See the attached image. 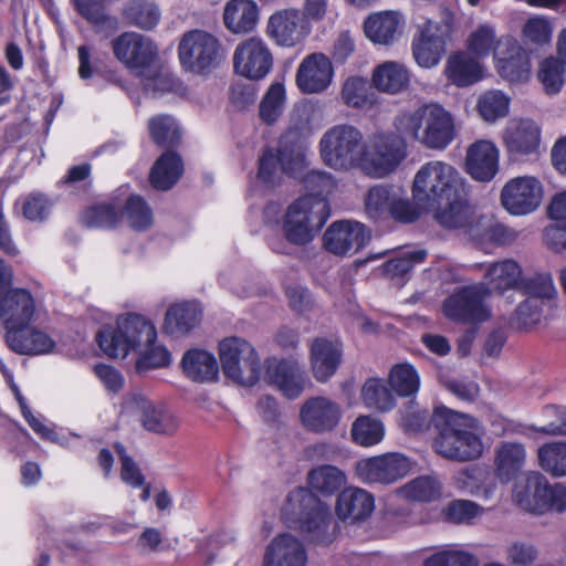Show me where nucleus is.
<instances>
[{"mask_svg":"<svg viewBox=\"0 0 566 566\" xmlns=\"http://www.w3.org/2000/svg\"><path fill=\"white\" fill-rule=\"evenodd\" d=\"M266 34L280 46L296 45L307 34L303 14L297 9L274 12L268 20Z\"/></svg>","mask_w":566,"mask_h":566,"instance_id":"b1692460","label":"nucleus"},{"mask_svg":"<svg viewBox=\"0 0 566 566\" xmlns=\"http://www.w3.org/2000/svg\"><path fill=\"white\" fill-rule=\"evenodd\" d=\"M101 349L114 358H125L130 350L156 340L155 326L138 314H126L117 318L115 331L103 328L97 333Z\"/></svg>","mask_w":566,"mask_h":566,"instance_id":"0eeeda50","label":"nucleus"},{"mask_svg":"<svg viewBox=\"0 0 566 566\" xmlns=\"http://www.w3.org/2000/svg\"><path fill=\"white\" fill-rule=\"evenodd\" d=\"M524 39L536 45H544L551 42L553 25L548 18L534 15L530 18L522 30Z\"/></svg>","mask_w":566,"mask_h":566,"instance_id":"774afa93","label":"nucleus"},{"mask_svg":"<svg viewBox=\"0 0 566 566\" xmlns=\"http://www.w3.org/2000/svg\"><path fill=\"white\" fill-rule=\"evenodd\" d=\"M224 375L242 386H253L260 376V360L255 349L239 337L224 338L219 344Z\"/></svg>","mask_w":566,"mask_h":566,"instance_id":"9b49d317","label":"nucleus"},{"mask_svg":"<svg viewBox=\"0 0 566 566\" xmlns=\"http://www.w3.org/2000/svg\"><path fill=\"white\" fill-rule=\"evenodd\" d=\"M521 275L522 270L520 265L515 261L507 259L491 264L481 284L489 290V295L492 292L503 293L514 289L520 283Z\"/></svg>","mask_w":566,"mask_h":566,"instance_id":"58836bf2","label":"nucleus"},{"mask_svg":"<svg viewBox=\"0 0 566 566\" xmlns=\"http://www.w3.org/2000/svg\"><path fill=\"white\" fill-rule=\"evenodd\" d=\"M431 209L434 220L444 228H469L470 233L475 237V226L472 224V209L467 200V190L458 197H450V199L438 202ZM430 210V208L428 209Z\"/></svg>","mask_w":566,"mask_h":566,"instance_id":"c756f323","label":"nucleus"},{"mask_svg":"<svg viewBox=\"0 0 566 566\" xmlns=\"http://www.w3.org/2000/svg\"><path fill=\"white\" fill-rule=\"evenodd\" d=\"M543 187L532 176L510 179L502 188L501 203L511 214L523 216L534 211L542 202Z\"/></svg>","mask_w":566,"mask_h":566,"instance_id":"f3484780","label":"nucleus"},{"mask_svg":"<svg viewBox=\"0 0 566 566\" xmlns=\"http://www.w3.org/2000/svg\"><path fill=\"white\" fill-rule=\"evenodd\" d=\"M221 43L212 33L195 29L186 32L178 45V57L188 71L202 73L217 65Z\"/></svg>","mask_w":566,"mask_h":566,"instance_id":"ddd939ff","label":"nucleus"},{"mask_svg":"<svg viewBox=\"0 0 566 566\" xmlns=\"http://www.w3.org/2000/svg\"><path fill=\"white\" fill-rule=\"evenodd\" d=\"M514 499L523 510L534 514L566 511V486L560 483L551 485L538 472L527 473L525 484L516 486Z\"/></svg>","mask_w":566,"mask_h":566,"instance_id":"9d476101","label":"nucleus"},{"mask_svg":"<svg viewBox=\"0 0 566 566\" xmlns=\"http://www.w3.org/2000/svg\"><path fill=\"white\" fill-rule=\"evenodd\" d=\"M350 434L357 444L370 447L384 439L385 428L379 419L370 416H360L353 422Z\"/></svg>","mask_w":566,"mask_h":566,"instance_id":"09e8293b","label":"nucleus"},{"mask_svg":"<svg viewBox=\"0 0 566 566\" xmlns=\"http://www.w3.org/2000/svg\"><path fill=\"white\" fill-rule=\"evenodd\" d=\"M106 0H72L77 13L88 23L93 24L97 31L105 32L107 35L118 29V20L107 13L105 8Z\"/></svg>","mask_w":566,"mask_h":566,"instance_id":"79ce46f5","label":"nucleus"},{"mask_svg":"<svg viewBox=\"0 0 566 566\" xmlns=\"http://www.w3.org/2000/svg\"><path fill=\"white\" fill-rule=\"evenodd\" d=\"M405 19L397 11H380L369 14L364 22L368 40L378 45H392L403 32Z\"/></svg>","mask_w":566,"mask_h":566,"instance_id":"bb28decb","label":"nucleus"},{"mask_svg":"<svg viewBox=\"0 0 566 566\" xmlns=\"http://www.w3.org/2000/svg\"><path fill=\"white\" fill-rule=\"evenodd\" d=\"M489 296V290L482 284L460 287L444 300L443 314L457 323L482 324L492 317Z\"/></svg>","mask_w":566,"mask_h":566,"instance_id":"f8f14e48","label":"nucleus"},{"mask_svg":"<svg viewBox=\"0 0 566 566\" xmlns=\"http://www.w3.org/2000/svg\"><path fill=\"white\" fill-rule=\"evenodd\" d=\"M505 36L497 38L493 25L483 23L471 32L467 40V51L475 57L483 59L491 53L495 57V51L501 49V41Z\"/></svg>","mask_w":566,"mask_h":566,"instance_id":"de8ad7c7","label":"nucleus"},{"mask_svg":"<svg viewBox=\"0 0 566 566\" xmlns=\"http://www.w3.org/2000/svg\"><path fill=\"white\" fill-rule=\"evenodd\" d=\"M340 420V405L324 396L306 399L300 409V421L311 433H331L338 427Z\"/></svg>","mask_w":566,"mask_h":566,"instance_id":"aec40b11","label":"nucleus"},{"mask_svg":"<svg viewBox=\"0 0 566 566\" xmlns=\"http://www.w3.org/2000/svg\"><path fill=\"white\" fill-rule=\"evenodd\" d=\"M334 70L323 53H312L303 59L296 72V85L305 94L324 92L332 83Z\"/></svg>","mask_w":566,"mask_h":566,"instance_id":"4be33fe9","label":"nucleus"},{"mask_svg":"<svg viewBox=\"0 0 566 566\" xmlns=\"http://www.w3.org/2000/svg\"><path fill=\"white\" fill-rule=\"evenodd\" d=\"M342 98L352 107H364L374 102L368 81L358 76L349 77L344 82Z\"/></svg>","mask_w":566,"mask_h":566,"instance_id":"052dcab7","label":"nucleus"},{"mask_svg":"<svg viewBox=\"0 0 566 566\" xmlns=\"http://www.w3.org/2000/svg\"><path fill=\"white\" fill-rule=\"evenodd\" d=\"M342 361V346L323 337L315 338L310 348V363L313 376L319 382L327 381Z\"/></svg>","mask_w":566,"mask_h":566,"instance_id":"7c9ffc66","label":"nucleus"},{"mask_svg":"<svg viewBox=\"0 0 566 566\" xmlns=\"http://www.w3.org/2000/svg\"><path fill=\"white\" fill-rule=\"evenodd\" d=\"M285 109V88L281 83H273L266 91L259 107L263 123L274 124Z\"/></svg>","mask_w":566,"mask_h":566,"instance_id":"5fc2aeb1","label":"nucleus"},{"mask_svg":"<svg viewBox=\"0 0 566 566\" xmlns=\"http://www.w3.org/2000/svg\"><path fill=\"white\" fill-rule=\"evenodd\" d=\"M361 397L364 403L371 409L388 411L395 406L394 396L381 379H368L363 386Z\"/></svg>","mask_w":566,"mask_h":566,"instance_id":"8fccbe9b","label":"nucleus"},{"mask_svg":"<svg viewBox=\"0 0 566 566\" xmlns=\"http://www.w3.org/2000/svg\"><path fill=\"white\" fill-rule=\"evenodd\" d=\"M565 61L558 57L545 59L538 70L537 77L547 95L560 92L564 85Z\"/></svg>","mask_w":566,"mask_h":566,"instance_id":"6e6d98bb","label":"nucleus"},{"mask_svg":"<svg viewBox=\"0 0 566 566\" xmlns=\"http://www.w3.org/2000/svg\"><path fill=\"white\" fill-rule=\"evenodd\" d=\"M500 151L494 143L480 139L465 154V170L476 181L489 182L499 171Z\"/></svg>","mask_w":566,"mask_h":566,"instance_id":"a878e982","label":"nucleus"},{"mask_svg":"<svg viewBox=\"0 0 566 566\" xmlns=\"http://www.w3.org/2000/svg\"><path fill=\"white\" fill-rule=\"evenodd\" d=\"M182 171L180 157L174 151H167L154 164L149 175L150 185L157 190H168L179 180Z\"/></svg>","mask_w":566,"mask_h":566,"instance_id":"a19ab883","label":"nucleus"},{"mask_svg":"<svg viewBox=\"0 0 566 566\" xmlns=\"http://www.w3.org/2000/svg\"><path fill=\"white\" fill-rule=\"evenodd\" d=\"M201 311L195 303L184 302L169 306L164 322V332L174 337L188 334L198 326Z\"/></svg>","mask_w":566,"mask_h":566,"instance_id":"e433bc0d","label":"nucleus"},{"mask_svg":"<svg viewBox=\"0 0 566 566\" xmlns=\"http://www.w3.org/2000/svg\"><path fill=\"white\" fill-rule=\"evenodd\" d=\"M124 20L142 30H153L160 20L158 6L149 0H128L122 11Z\"/></svg>","mask_w":566,"mask_h":566,"instance_id":"37998d69","label":"nucleus"},{"mask_svg":"<svg viewBox=\"0 0 566 566\" xmlns=\"http://www.w3.org/2000/svg\"><path fill=\"white\" fill-rule=\"evenodd\" d=\"M495 66L500 75L509 82H525L531 73L528 56L512 36L501 41V49L495 51Z\"/></svg>","mask_w":566,"mask_h":566,"instance_id":"393cba45","label":"nucleus"},{"mask_svg":"<svg viewBox=\"0 0 566 566\" xmlns=\"http://www.w3.org/2000/svg\"><path fill=\"white\" fill-rule=\"evenodd\" d=\"M541 468L553 476L566 475V443L545 444L538 449Z\"/></svg>","mask_w":566,"mask_h":566,"instance_id":"4d7b16f0","label":"nucleus"},{"mask_svg":"<svg viewBox=\"0 0 566 566\" xmlns=\"http://www.w3.org/2000/svg\"><path fill=\"white\" fill-rule=\"evenodd\" d=\"M307 481L313 490L324 495H333L346 484L347 478L339 468L323 464L308 472Z\"/></svg>","mask_w":566,"mask_h":566,"instance_id":"49530a36","label":"nucleus"},{"mask_svg":"<svg viewBox=\"0 0 566 566\" xmlns=\"http://www.w3.org/2000/svg\"><path fill=\"white\" fill-rule=\"evenodd\" d=\"M151 139L161 147H174L180 140V132L176 120L168 115H157L148 123Z\"/></svg>","mask_w":566,"mask_h":566,"instance_id":"603ef678","label":"nucleus"},{"mask_svg":"<svg viewBox=\"0 0 566 566\" xmlns=\"http://www.w3.org/2000/svg\"><path fill=\"white\" fill-rule=\"evenodd\" d=\"M483 512L484 509L472 501L455 500L442 510V515L447 522L453 524H470Z\"/></svg>","mask_w":566,"mask_h":566,"instance_id":"680f3d73","label":"nucleus"},{"mask_svg":"<svg viewBox=\"0 0 566 566\" xmlns=\"http://www.w3.org/2000/svg\"><path fill=\"white\" fill-rule=\"evenodd\" d=\"M510 99L500 91H489L480 96L478 111L480 116L489 123L505 117L509 113Z\"/></svg>","mask_w":566,"mask_h":566,"instance_id":"13d9d810","label":"nucleus"},{"mask_svg":"<svg viewBox=\"0 0 566 566\" xmlns=\"http://www.w3.org/2000/svg\"><path fill=\"white\" fill-rule=\"evenodd\" d=\"M123 410L129 415H138L143 428L154 433L172 434L179 426L174 415L139 392L126 397Z\"/></svg>","mask_w":566,"mask_h":566,"instance_id":"a211bd4d","label":"nucleus"},{"mask_svg":"<svg viewBox=\"0 0 566 566\" xmlns=\"http://www.w3.org/2000/svg\"><path fill=\"white\" fill-rule=\"evenodd\" d=\"M454 31V17L449 10L441 12L439 22L426 20L417 25L412 38V55L417 64L424 69H431L439 64L447 51Z\"/></svg>","mask_w":566,"mask_h":566,"instance_id":"1a4fd4ad","label":"nucleus"},{"mask_svg":"<svg viewBox=\"0 0 566 566\" xmlns=\"http://www.w3.org/2000/svg\"><path fill=\"white\" fill-rule=\"evenodd\" d=\"M307 560L302 542L292 534L276 535L264 554L263 566H305Z\"/></svg>","mask_w":566,"mask_h":566,"instance_id":"c85d7f7f","label":"nucleus"},{"mask_svg":"<svg viewBox=\"0 0 566 566\" xmlns=\"http://www.w3.org/2000/svg\"><path fill=\"white\" fill-rule=\"evenodd\" d=\"M405 135L382 130L364 139L358 168L368 177L385 178L394 172L407 155Z\"/></svg>","mask_w":566,"mask_h":566,"instance_id":"423d86ee","label":"nucleus"},{"mask_svg":"<svg viewBox=\"0 0 566 566\" xmlns=\"http://www.w3.org/2000/svg\"><path fill=\"white\" fill-rule=\"evenodd\" d=\"M408 81L409 75L406 67L394 61L384 62L373 73L374 86L385 93L396 94L402 91Z\"/></svg>","mask_w":566,"mask_h":566,"instance_id":"c03bdc74","label":"nucleus"},{"mask_svg":"<svg viewBox=\"0 0 566 566\" xmlns=\"http://www.w3.org/2000/svg\"><path fill=\"white\" fill-rule=\"evenodd\" d=\"M541 129L535 122L527 118L511 119L503 132V144L513 158L537 153Z\"/></svg>","mask_w":566,"mask_h":566,"instance_id":"5701e85b","label":"nucleus"},{"mask_svg":"<svg viewBox=\"0 0 566 566\" xmlns=\"http://www.w3.org/2000/svg\"><path fill=\"white\" fill-rule=\"evenodd\" d=\"M400 497L412 502H433L442 495V484L433 475L418 476L397 490Z\"/></svg>","mask_w":566,"mask_h":566,"instance_id":"a18cd8bd","label":"nucleus"},{"mask_svg":"<svg viewBox=\"0 0 566 566\" xmlns=\"http://www.w3.org/2000/svg\"><path fill=\"white\" fill-rule=\"evenodd\" d=\"M526 453L523 444L503 442L494 452V474L502 482L515 479L525 464Z\"/></svg>","mask_w":566,"mask_h":566,"instance_id":"f704fd0d","label":"nucleus"},{"mask_svg":"<svg viewBox=\"0 0 566 566\" xmlns=\"http://www.w3.org/2000/svg\"><path fill=\"white\" fill-rule=\"evenodd\" d=\"M371 239L367 227L358 221L340 220L333 222L325 231L324 248L337 256H352Z\"/></svg>","mask_w":566,"mask_h":566,"instance_id":"4468645a","label":"nucleus"},{"mask_svg":"<svg viewBox=\"0 0 566 566\" xmlns=\"http://www.w3.org/2000/svg\"><path fill=\"white\" fill-rule=\"evenodd\" d=\"M115 57L126 67L142 72L148 69L157 56L156 44L137 32H124L112 42Z\"/></svg>","mask_w":566,"mask_h":566,"instance_id":"6ab92c4d","label":"nucleus"},{"mask_svg":"<svg viewBox=\"0 0 566 566\" xmlns=\"http://www.w3.org/2000/svg\"><path fill=\"white\" fill-rule=\"evenodd\" d=\"M398 133L429 149L447 148L455 136L454 119L450 112L437 103H427L396 116Z\"/></svg>","mask_w":566,"mask_h":566,"instance_id":"f03ea898","label":"nucleus"},{"mask_svg":"<svg viewBox=\"0 0 566 566\" xmlns=\"http://www.w3.org/2000/svg\"><path fill=\"white\" fill-rule=\"evenodd\" d=\"M35 315V302L25 289H11L0 297V319L7 333L31 324Z\"/></svg>","mask_w":566,"mask_h":566,"instance_id":"412c9836","label":"nucleus"},{"mask_svg":"<svg viewBox=\"0 0 566 566\" xmlns=\"http://www.w3.org/2000/svg\"><path fill=\"white\" fill-rule=\"evenodd\" d=\"M136 352L139 354L136 361V369L139 373L166 367L170 363L169 352L164 346L157 345L156 340L142 345V348H138Z\"/></svg>","mask_w":566,"mask_h":566,"instance_id":"e2e57ef3","label":"nucleus"},{"mask_svg":"<svg viewBox=\"0 0 566 566\" xmlns=\"http://www.w3.org/2000/svg\"><path fill=\"white\" fill-rule=\"evenodd\" d=\"M374 509V496L366 490L357 486L343 490L336 502V514L342 521H364L370 516Z\"/></svg>","mask_w":566,"mask_h":566,"instance_id":"2f4dec72","label":"nucleus"},{"mask_svg":"<svg viewBox=\"0 0 566 566\" xmlns=\"http://www.w3.org/2000/svg\"><path fill=\"white\" fill-rule=\"evenodd\" d=\"M8 346L21 355H42L52 352L54 340L44 332L28 324L6 334Z\"/></svg>","mask_w":566,"mask_h":566,"instance_id":"473e14b6","label":"nucleus"},{"mask_svg":"<svg viewBox=\"0 0 566 566\" xmlns=\"http://www.w3.org/2000/svg\"><path fill=\"white\" fill-rule=\"evenodd\" d=\"M272 65L271 50L262 38L251 36L245 39L234 50V71L247 78H263L271 71Z\"/></svg>","mask_w":566,"mask_h":566,"instance_id":"2eb2a0df","label":"nucleus"},{"mask_svg":"<svg viewBox=\"0 0 566 566\" xmlns=\"http://www.w3.org/2000/svg\"><path fill=\"white\" fill-rule=\"evenodd\" d=\"M424 566H478V559L464 549L448 547L428 557Z\"/></svg>","mask_w":566,"mask_h":566,"instance_id":"69168bd1","label":"nucleus"},{"mask_svg":"<svg viewBox=\"0 0 566 566\" xmlns=\"http://www.w3.org/2000/svg\"><path fill=\"white\" fill-rule=\"evenodd\" d=\"M329 218L325 198L310 195L292 202L284 214L282 230L286 240L295 245H305L314 240Z\"/></svg>","mask_w":566,"mask_h":566,"instance_id":"39448f33","label":"nucleus"},{"mask_svg":"<svg viewBox=\"0 0 566 566\" xmlns=\"http://www.w3.org/2000/svg\"><path fill=\"white\" fill-rule=\"evenodd\" d=\"M125 218L130 228L135 230H146L153 224V211L147 202L137 195H130L126 200L119 213Z\"/></svg>","mask_w":566,"mask_h":566,"instance_id":"3c124183","label":"nucleus"},{"mask_svg":"<svg viewBox=\"0 0 566 566\" xmlns=\"http://www.w3.org/2000/svg\"><path fill=\"white\" fill-rule=\"evenodd\" d=\"M389 381L392 390L399 396L410 397L415 395L420 387V378L410 364H397L391 368Z\"/></svg>","mask_w":566,"mask_h":566,"instance_id":"864d4df0","label":"nucleus"},{"mask_svg":"<svg viewBox=\"0 0 566 566\" xmlns=\"http://www.w3.org/2000/svg\"><path fill=\"white\" fill-rule=\"evenodd\" d=\"M363 147V132L350 124L329 127L318 142L322 161L329 168L343 171L358 168Z\"/></svg>","mask_w":566,"mask_h":566,"instance_id":"6e6552de","label":"nucleus"},{"mask_svg":"<svg viewBox=\"0 0 566 566\" xmlns=\"http://www.w3.org/2000/svg\"><path fill=\"white\" fill-rule=\"evenodd\" d=\"M120 220L117 207L113 203H102L88 208L82 216V222L90 228H113Z\"/></svg>","mask_w":566,"mask_h":566,"instance_id":"0e129e2a","label":"nucleus"},{"mask_svg":"<svg viewBox=\"0 0 566 566\" xmlns=\"http://www.w3.org/2000/svg\"><path fill=\"white\" fill-rule=\"evenodd\" d=\"M432 424L438 432L433 449L440 457L467 462L482 455L484 430L475 418L440 406L434 408Z\"/></svg>","mask_w":566,"mask_h":566,"instance_id":"f257e3e1","label":"nucleus"},{"mask_svg":"<svg viewBox=\"0 0 566 566\" xmlns=\"http://www.w3.org/2000/svg\"><path fill=\"white\" fill-rule=\"evenodd\" d=\"M443 74L449 83L467 87L483 78L484 65L470 52L457 51L448 56Z\"/></svg>","mask_w":566,"mask_h":566,"instance_id":"cd10ccee","label":"nucleus"},{"mask_svg":"<svg viewBox=\"0 0 566 566\" xmlns=\"http://www.w3.org/2000/svg\"><path fill=\"white\" fill-rule=\"evenodd\" d=\"M428 253L424 249L408 250L384 263V273L390 279L406 276L416 264L422 263Z\"/></svg>","mask_w":566,"mask_h":566,"instance_id":"bf43d9fd","label":"nucleus"},{"mask_svg":"<svg viewBox=\"0 0 566 566\" xmlns=\"http://www.w3.org/2000/svg\"><path fill=\"white\" fill-rule=\"evenodd\" d=\"M392 201L394 198H391L390 189L387 186H374L365 197L366 213L371 219H380L389 212Z\"/></svg>","mask_w":566,"mask_h":566,"instance_id":"338daca9","label":"nucleus"},{"mask_svg":"<svg viewBox=\"0 0 566 566\" xmlns=\"http://www.w3.org/2000/svg\"><path fill=\"white\" fill-rule=\"evenodd\" d=\"M259 22V7L253 0H230L223 9V23L232 34L252 32Z\"/></svg>","mask_w":566,"mask_h":566,"instance_id":"72a5a7b5","label":"nucleus"},{"mask_svg":"<svg viewBox=\"0 0 566 566\" xmlns=\"http://www.w3.org/2000/svg\"><path fill=\"white\" fill-rule=\"evenodd\" d=\"M181 366L186 376L198 382L214 381L219 374L216 357L203 349H190L185 353Z\"/></svg>","mask_w":566,"mask_h":566,"instance_id":"4c0bfd02","label":"nucleus"},{"mask_svg":"<svg viewBox=\"0 0 566 566\" xmlns=\"http://www.w3.org/2000/svg\"><path fill=\"white\" fill-rule=\"evenodd\" d=\"M287 522L297 523L301 531L312 541L329 543L334 531L329 532L332 515L328 506L310 490L298 488L292 491L283 509Z\"/></svg>","mask_w":566,"mask_h":566,"instance_id":"20e7f679","label":"nucleus"},{"mask_svg":"<svg viewBox=\"0 0 566 566\" xmlns=\"http://www.w3.org/2000/svg\"><path fill=\"white\" fill-rule=\"evenodd\" d=\"M270 381L289 399L297 398L305 388V375L297 363L283 360L268 370Z\"/></svg>","mask_w":566,"mask_h":566,"instance_id":"c9c22d12","label":"nucleus"},{"mask_svg":"<svg viewBox=\"0 0 566 566\" xmlns=\"http://www.w3.org/2000/svg\"><path fill=\"white\" fill-rule=\"evenodd\" d=\"M463 190L464 178L457 168L444 161L431 160L416 172L412 198L421 209H429L450 197H458Z\"/></svg>","mask_w":566,"mask_h":566,"instance_id":"7ed1b4c3","label":"nucleus"},{"mask_svg":"<svg viewBox=\"0 0 566 566\" xmlns=\"http://www.w3.org/2000/svg\"><path fill=\"white\" fill-rule=\"evenodd\" d=\"M275 151L281 171L296 175L305 167V151L298 142V133L289 130L279 140Z\"/></svg>","mask_w":566,"mask_h":566,"instance_id":"ea45409f","label":"nucleus"},{"mask_svg":"<svg viewBox=\"0 0 566 566\" xmlns=\"http://www.w3.org/2000/svg\"><path fill=\"white\" fill-rule=\"evenodd\" d=\"M411 469V463L401 453L363 459L356 464V474L365 483L391 484L402 479Z\"/></svg>","mask_w":566,"mask_h":566,"instance_id":"dca6fc26","label":"nucleus"}]
</instances>
